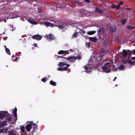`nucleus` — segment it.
Instances as JSON below:
<instances>
[{"mask_svg":"<svg viewBox=\"0 0 135 135\" xmlns=\"http://www.w3.org/2000/svg\"><path fill=\"white\" fill-rule=\"evenodd\" d=\"M9 115L6 111H0V119H2L4 117H6Z\"/></svg>","mask_w":135,"mask_h":135,"instance_id":"nucleus-1","label":"nucleus"},{"mask_svg":"<svg viewBox=\"0 0 135 135\" xmlns=\"http://www.w3.org/2000/svg\"><path fill=\"white\" fill-rule=\"evenodd\" d=\"M55 26L58 27L59 28H60L61 29L66 28L68 26V25L66 23L61 24H57V25H56Z\"/></svg>","mask_w":135,"mask_h":135,"instance_id":"nucleus-2","label":"nucleus"},{"mask_svg":"<svg viewBox=\"0 0 135 135\" xmlns=\"http://www.w3.org/2000/svg\"><path fill=\"white\" fill-rule=\"evenodd\" d=\"M64 59H67L70 62H74L75 60L76 59V57L75 56H70L68 57H64Z\"/></svg>","mask_w":135,"mask_h":135,"instance_id":"nucleus-3","label":"nucleus"},{"mask_svg":"<svg viewBox=\"0 0 135 135\" xmlns=\"http://www.w3.org/2000/svg\"><path fill=\"white\" fill-rule=\"evenodd\" d=\"M112 67V64L109 62L106 63L104 64V66L103 68L102 69L104 71L107 70L108 69V67L110 68Z\"/></svg>","mask_w":135,"mask_h":135,"instance_id":"nucleus-4","label":"nucleus"},{"mask_svg":"<svg viewBox=\"0 0 135 135\" xmlns=\"http://www.w3.org/2000/svg\"><path fill=\"white\" fill-rule=\"evenodd\" d=\"M33 39L40 40L42 38V36L39 35H33L32 37Z\"/></svg>","mask_w":135,"mask_h":135,"instance_id":"nucleus-5","label":"nucleus"},{"mask_svg":"<svg viewBox=\"0 0 135 135\" xmlns=\"http://www.w3.org/2000/svg\"><path fill=\"white\" fill-rule=\"evenodd\" d=\"M95 11L97 12L98 13L100 14H103V10L101 8H100L97 7L95 8Z\"/></svg>","mask_w":135,"mask_h":135,"instance_id":"nucleus-6","label":"nucleus"},{"mask_svg":"<svg viewBox=\"0 0 135 135\" xmlns=\"http://www.w3.org/2000/svg\"><path fill=\"white\" fill-rule=\"evenodd\" d=\"M7 122L6 120H3L0 122V128L7 125Z\"/></svg>","mask_w":135,"mask_h":135,"instance_id":"nucleus-7","label":"nucleus"},{"mask_svg":"<svg viewBox=\"0 0 135 135\" xmlns=\"http://www.w3.org/2000/svg\"><path fill=\"white\" fill-rule=\"evenodd\" d=\"M17 132L15 130H12L8 132L9 135H17Z\"/></svg>","mask_w":135,"mask_h":135,"instance_id":"nucleus-8","label":"nucleus"},{"mask_svg":"<svg viewBox=\"0 0 135 135\" xmlns=\"http://www.w3.org/2000/svg\"><path fill=\"white\" fill-rule=\"evenodd\" d=\"M32 127V125L30 124H28L26 127V128L27 131L30 132V131Z\"/></svg>","mask_w":135,"mask_h":135,"instance_id":"nucleus-9","label":"nucleus"},{"mask_svg":"<svg viewBox=\"0 0 135 135\" xmlns=\"http://www.w3.org/2000/svg\"><path fill=\"white\" fill-rule=\"evenodd\" d=\"M46 37L47 39H50L51 40L53 39L54 38V36L51 34H49L47 35H46Z\"/></svg>","mask_w":135,"mask_h":135,"instance_id":"nucleus-10","label":"nucleus"},{"mask_svg":"<svg viewBox=\"0 0 135 135\" xmlns=\"http://www.w3.org/2000/svg\"><path fill=\"white\" fill-rule=\"evenodd\" d=\"M44 24L47 27L48 26H51L52 27H53L54 26V25L53 24H52L50 22H45Z\"/></svg>","mask_w":135,"mask_h":135,"instance_id":"nucleus-11","label":"nucleus"},{"mask_svg":"<svg viewBox=\"0 0 135 135\" xmlns=\"http://www.w3.org/2000/svg\"><path fill=\"white\" fill-rule=\"evenodd\" d=\"M89 39L90 41H93L94 42H97V39L96 37H89Z\"/></svg>","mask_w":135,"mask_h":135,"instance_id":"nucleus-12","label":"nucleus"},{"mask_svg":"<svg viewBox=\"0 0 135 135\" xmlns=\"http://www.w3.org/2000/svg\"><path fill=\"white\" fill-rule=\"evenodd\" d=\"M85 11L84 9H81L79 11V13L81 16H83L84 15H85Z\"/></svg>","mask_w":135,"mask_h":135,"instance_id":"nucleus-13","label":"nucleus"},{"mask_svg":"<svg viewBox=\"0 0 135 135\" xmlns=\"http://www.w3.org/2000/svg\"><path fill=\"white\" fill-rule=\"evenodd\" d=\"M33 132H35L36 131L37 129L38 126L36 123L33 124Z\"/></svg>","mask_w":135,"mask_h":135,"instance_id":"nucleus-14","label":"nucleus"},{"mask_svg":"<svg viewBox=\"0 0 135 135\" xmlns=\"http://www.w3.org/2000/svg\"><path fill=\"white\" fill-rule=\"evenodd\" d=\"M67 52V51H65L61 50L59 51L58 52V54H64L66 53Z\"/></svg>","mask_w":135,"mask_h":135,"instance_id":"nucleus-15","label":"nucleus"},{"mask_svg":"<svg viewBox=\"0 0 135 135\" xmlns=\"http://www.w3.org/2000/svg\"><path fill=\"white\" fill-rule=\"evenodd\" d=\"M123 56L124 57H126L127 54H128V52L125 50L124 49L123 50Z\"/></svg>","mask_w":135,"mask_h":135,"instance_id":"nucleus-16","label":"nucleus"},{"mask_svg":"<svg viewBox=\"0 0 135 135\" xmlns=\"http://www.w3.org/2000/svg\"><path fill=\"white\" fill-rule=\"evenodd\" d=\"M17 109L15 107L14 109V110L13 111V112L14 113V116L16 118L17 117Z\"/></svg>","mask_w":135,"mask_h":135,"instance_id":"nucleus-17","label":"nucleus"},{"mask_svg":"<svg viewBox=\"0 0 135 135\" xmlns=\"http://www.w3.org/2000/svg\"><path fill=\"white\" fill-rule=\"evenodd\" d=\"M96 32L95 31H91L87 32V34L89 35H92L94 34Z\"/></svg>","mask_w":135,"mask_h":135,"instance_id":"nucleus-18","label":"nucleus"},{"mask_svg":"<svg viewBox=\"0 0 135 135\" xmlns=\"http://www.w3.org/2000/svg\"><path fill=\"white\" fill-rule=\"evenodd\" d=\"M50 84L51 85L54 86H55L56 85V83L52 80H51L50 81Z\"/></svg>","mask_w":135,"mask_h":135,"instance_id":"nucleus-19","label":"nucleus"},{"mask_svg":"<svg viewBox=\"0 0 135 135\" xmlns=\"http://www.w3.org/2000/svg\"><path fill=\"white\" fill-rule=\"evenodd\" d=\"M66 65V62L64 63L63 62H60L59 63L58 66H65Z\"/></svg>","mask_w":135,"mask_h":135,"instance_id":"nucleus-20","label":"nucleus"},{"mask_svg":"<svg viewBox=\"0 0 135 135\" xmlns=\"http://www.w3.org/2000/svg\"><path fill=\"white\" fill-rule=\"evenodd\" d=\"M21 129L22 132L23 133L25 132V127L24 126H23V125L21 127Z\"/></svg>","mask_w":135,"mask_h":135,"instance_id":"nucleus-21","label":"nucleus"},{"mask_svg":"<svg viewBox=\"0 0 135 135\" xmlns=\"http://www.w3.org/2000/svg\"><path fill=\"white\" fill-rule=\"evenodd\" d=\"M127 29H129L130 30H131L135 28V25L133 27H132L131 25H128L127 27Z\"/></svg>","mask_w":135,"mask_h":135,"instance_id":"nucleus-22","label":"nucleus"},{"mask_svg":"<svg viewBox=\"0 0 135 135\" xmlns=\"http://www.w3.org/2000/svg\"><path fill=\"white\" fill-rule=\"evenodd\" d=\"M9 26V29L11 31L14 30L15 28V27H13V26L12 25H10Z\"/></svg>","mask_w":135,"mask_h":135,"instance_id":"nucleus-23","label":"nucleus"},{"mask_svg":"<svg viewBox=\"0 0 135 135\" xmlns=\"http://www.w3.org/2000/svg\"><path fill=\"white\" fill-rule=\"evenodd\" d=\"M88 66L87 65H85L84 66V69H85L86 71V72L87 73H89V72H91V71H89L88 70V69H89V68L87 67Z\"/></svg>","mask_w":135,"mask_h":135,"instance_id":"nucleus-24","label":"nucleus"},{"mask_svg":"<svg viewBox=\"0 0 135 135\" xmlns=\"http://www.w3.org/2000/svg\"><path fill=\"white\" fill-rule=\"evenodd\" d=\"M6 51V53L9 55H10L11 54L9 49L7 48H5Z\"/></svg>","mask_w":135,"mask_h":135,"instance_id":"nucleus-25","label":"nucleus"},{"mask_svg":"<svg viewBox=\"0 0 135 135\" xmlns=\"http://www.w3.org/2000/svg\"><path fill=\"white\" fill-rule=\"evenodd\" d=\"M124 66L123 65H120L118 67V69L121 70H123L124 69Z\"/></svg>","mask_w":135,"mask_h":135,"instance_id":"nucleus-26","label":"nucleus"},{"mask_svg":"<svg viewBox=\"0 0 135 135\" xmlns=\"http://www.w3.org/2000/svg\"><path fill=\"white\" fill-rule=\"evenodd\" d=\"M98 31L101 33H104L103 28H100L98 30Z\"/></svg>","mask_w":135,"mask_h":135,"instance_id":"nucleus-27","label":"nucleus"},{"mask_svg":"<svg viewBox=\"0 0 135 135\" xmlns=\"http://www.w3.org/2000/svg\"><path fill=\"white\" fill-rule=\"evenodd\" d=\"M77 33L75 32L73 35V37H71V38H76L77 37Z\"/></svg>","mask_w":135,"mask_h":135,"instance_id":"nucleus-28","label":"nucleus"},{"mask_svg":"<svg viewBox=\"0 0 135 135\" xmlns=\"http://www.w3.org/2000/svg\"><path fill=\"white\" fill-rule=\"evenodd\" d=\"M127 21V20L126 19H123L120 22H121L122 23L123 25L125 24Z\"/></svg>","mask_w":135,"mask_h":135,"instance_id":"nucleus-29","label":"nucleus"},{"mask_svg":"<svg viewBox=\"0 0 135 135\" xmlns=\"http://www.w3.org/2000/svg\"><path fill=\"white\" fill-rule=\"evenodd\" d=\"M85 46L88 48H89L90 46V44L88 42H86Z\"/></svg>","mask_w":135,"mask_h":135,"instance_id":"nucleus-30","label":"nucleus"},{"mask_svg":"<svg viewBox=\"0 0 135 135\" xmlns=\"http://www.w3.org/2000/svg\"><path fill=\"white\" fill-rule=\"evenodd\" d=\"M28 21L30 22L32 24H35V21H33V20H28Z\"/></svg>","mask_w":135,"mask_h":135,"instance_id":"nucleus-31","label":"nucleus"},{"mask_svg":"<svg viewBox=\"0 0 135 135\" xmlns=\"http://www.w3.org/2000/svg\"><path fill=\"white\" fill-rule=\"evenodd\" d=\"M57 70L61 71H63V68L61 67H59L57 69Z\"/></svg>","mask_w":135,"mask_h":135,"instance_id":"nucleus-32","label":"nucleus"},{"mask_svg":"<svg viewBox=\"0 0 135 135\" xmlns=\"http://www.w3.org/2000/svg\"><path fill=\"white\" fill-rule=\"evenodd\" d=\"M111 71V69H108L107 70H106L105 71V73H110Z\"/></svg>","mask_w":135,"mask_h":135,"instance_id":"nucleus-33","label":"nucleus"},{"mask_svg":"<svg viewBox=\"0 0 135 135\" xmlns=\"http://www.w3.org/2000/svg\"><path fill=\"white\" fill-rule=\"evenodd\" d=\"M12 119L11 117H8L7 119V120L8 122L10 121Z\"/></svg>","mask_w":135,"mask_h":135,"instance_id":"nucleus-34","label":"nucleus"},{"mask_svg":"<svg viewBox=\"0 0 135 135\" xmlns=\"http://www.w3.org/2000/svg\"><path fill=\"white\" fill-rule=\"evenodd\" d=\"M41 81H42L45 83L46 81V79L45 78H43L41 79Z\"/></svg>","mask_w":135,"mask_h":135,"instance_id":"nucleus-35","label":"nucleus"},{"mask_svg":"<svg viewBox=\"0 0 135 135\" xmlns=\"http://www.w3.org/2000/svg\"><path fill=\"white\" fill-rule=\"evenodd\" d=\"M116 6L114 4H113L112 6V8H116Z\"/></svg>","mask_w":135,"mask_h":135,"instance_id":"nucleus-36","label":"nucleus"},{"mask_svg":"<svg viewBox=\"0 0 135 135\" xmlns=\"http://www.w3.org/2000/svg\"><path fill=\"white\" fill-rule=\"evenodd\" d=\"M101 52L102 53H104L105 52V51L104 50V49L102 48L100 50Z\"/></svg>","mask_w":135,"mask_h":135,"instance_id":"nucleus-37","label":"nucleus"},{"mask_svg":"<svg viewBox=\"0 0 135 135\" xmlns=\"http://www.w3.org/2000/svg\"><path fill=\"white\" fill-rule=\"evenodd\" d=\"M81 57V56L79 55H77V57H76V59H80Z\"/></svg>","mask_w":135,"mask_h":135,"instance_id":"nucleus-38","label":"nucleus"},{"mask_svg":"<svg viewBox=\"0 0 135 135\" xmlns=\"http://www.w3.org/2000/svg\"><path fill=\"white\" fill-rule=\"evenodd\" d=\"M127 62L129 64H132V61L130 60H127Z\"/></svg>","mask_w":135,"mask_h":135,"instance_id":"nucleus-39","label":"nucleus"},{"mask_svg":"<svg viewBox=\"0 0 135 135\" xmlns=\"http://www.w3.org/2000/svg\"><path fill=\"white\" fill-rule=\"evenodd\" d=\"M68 69V68L66 67H65L63 68V71H66Z\"/></svg>","mask_w":135,"mask_h":135,"instance_id":"nucleus-40","label":"nucleus"},{"mask_svg":"<svg viewBox=\"0 0 135 135\" xmlns=\"http://www.w3.org/2000/svg\"><path fill=\"white\" fill-rule=\"evenodd\" d=\"M123 1H120V2L119 3H118L120 5H122L123 4Z\"/></svg>","mask_w":135,"mask_h":135,"instance_id":"nucleus-41","label":"nucleus"},{"mask_svg":"<svg viewBox=\"0 0 135 135\" xmlns=\"http://www.w3.org/2000/svg\"><path fill=\"white\" fill-rule=\"evenodd\" d=\"M120 5L118 4V5L117 6H116V8L118 9H119L120 8Z\"/></svg>","mask_w":135,"mask_h":135,"instance_id":"nucleus-42","label":"nucleus"},{"mask_svg":"<svg viewBox=\"0 0 135 135\" xmlns=\"http://www.w3.org/2000/svg\"><path fill=\"white\" fill-rule=\"evenodd\" d=\"M33 46L35 47H37V44H36V43H35L34 44H33Z\"/></svg>","mask_w":135,"mask_h":135,"instance_id":"nucleus-43","label":"nucleus"},{"mask_svg":"<svg viewBox=\"0 0 135 135\" xmlns=\"http://www.w3.org/2000/svg\"><path fill=\"white\" fill-rule=\"evenodd\" d=\"M66 65L67 66H66L68 68L70 66V65L69 64H67L66 63V65Z\"/></svg>","mask_w":135,"mask_h":135,"instance_id":"nucleus-44","label":"nucleus"},{"mask_svg":"<svg viewBox=\"0 0 135 135\" xmlns=\"http://www.w3.org/2000/svg\"><path fill=\"white\" fill-rule=\"evenodd\" d=\"M86 2H89L90 1V0H84Z\"/></svg>","mask_w":135,"mask_h":135,"instance_id":"nucleus-45","label":"nucleus"},{"mask_svg":"<svg viewBox=\"0 0 135 135\" xmlns=\"http://www.w3.org/2000/svg\"><path fill=\"white\" fill-rule=\"evenodd\" d=\"M117 78L116 77H115L113 80V81H115L116 80V79H117Z\"/></svg>","mask_w":135,"mask_h":135,"instance_id":"nucleus-46","label":"nucleus"},{"mask_svg":"<svg viewBox=\"0 0 135 135\" xmlns=\"http://www.w3.org/2000/svg\"><path fill=\"white\" fill-rule=\"evenodd\" d=\"M30 124H31V125H33V122L32 121H31L30 122Z\"/></svg>","mask_w":135,"mask_h":135,"instance_id":"nucleus-47","label":"nucleus"},{"mask_svg":"<svg viewBox=\"0 0 135 135\" xmlns=\"http://www.w3.org/2000/svg\"><path fill=\"white\" fill-rule=\"evenodd\" d=\"M58 58H64V57H62V56H58Z\"/></svg>","mask_w":135,"mask_h":135,"instance_id":"nucleus-48","label":"nucleus"},{"mask_svg":"<svg viewBox=\"0 0 135 135\" xmlns=\"http://www.w3.org/2000/svg\"><path fill=\"white\" fill-rule=\"evenodd\" d=\"M131 59L133 60H135V57H132Z\"/></svg>","mask_w":135,"mask_h":135,"instance_id":"nucleus-49","label":"nucleus"},{"mask_svg":"<svg viewBox=\"0 0 135 135\" xmlns=\"http://www.w3.org/2000/svg\"><path fill=\"white\" fill-rule=\"evenodd\" d=\"M98 58L99 59H101L102 58V56H98Z\"/></svg>","mask_w":135,"mask_h":135,"instance_id":"nucleus-50","label":"nucleus"},{"mask_svg":"<svg viewBox=\"0 0 135 135\" xmlns=\"http://www.w3.org/2000/svg\"><path fill=\"white\" fill-rule=\"evenodd\" d=\"M41 9V7H39L38 8V11L39 10Z\"/></svg>","mask_w":135,"mask_h":135,"instance_id":"nucleus-51","label":"nucleus"},{"mask_svg":"<svg viewBox=\"0 0 135 135\" xmlns=\"http://www.w3.org/2000/svg\"><path fill=\"white\" fill-rule=\"evenodd\" d=\"M12 56V58L13 57H14L15 56V55H14V54H13Z\"/></svg>","mask_w":135,"mask_h":135,"instance_id":"nucleus-52","label":"nucleus"},{"mask_svg":"<svg viewBox=\"0 0 135 135\" xmlns=\"http://www.w3.org/2000/svg\"><path fill=\"white\" fill-rule=\"evenodd\" d=\"M133 52L134 53H135V50H133Z\"/></svg>","mask_w":135,"mask_h":135,"instance_id":"nucleus-53","label":"nucleus"},{"mask_svg":"<svg viewBox=\"0 0 135 135\" xmlns=\"http://www.w3.org/2000/svg\"><path fill=\"white\" fill-rule=\"evenodd\" d=\"M132 65H133L134 64V62H132V64H131Z\"/></svg>","mask_w":135,"mask_h":135,"instance_id":"nucleus-54","label":"nucleus"},{"mask_svg":"<svg viewBox=\"0 0 135 135\" xmlns=\"http://www.w3.org/2000/svg\"><path fill=\"white\" fill-rule=\"evenodd\" d=\"M4 22L6 23V21H6V20H4Z\"/></svg>","mask_w":135,"mask_h":135,"instance_id":"nucleus-55","label":"nucleus"},{"mask_svg":"<svg viewBox=\"0 0 135 135\" xmlns=\"http://www.w3.org/2000/svg\"><path fill=\"white\" fill-rule=\"evenodd\" d=\"M21 2H21V1H19V2H18V3H21Z\"/></svg>","mask_w":135,"mask_h":135,"instance_id":"nucleus-56","label":"nucleus"},{"mask_svg":"<svg viewBox=\"0 0 135 135\" xmlns=\"http://www.w3.org/2000/svg\"><path fill=\"white\" fill-rule=\"evenodd\" d=\"M83 33H85V32L84 30H83Z\"/></svg>","mask_w":135,"mask_h":135,"instance_id":"nucleus-57","label":"nucleus"},{"mask_svg":"<svg viewBox=\"0 0 135 135\" xmlns=\"http://www.w3.org/2000/svg\"><path fill=\"white\" fill-rule=\"evenodd\" d=\"M115 86H118V85H117V84H115Z\"/></svg>","mask_w":135,"mask_h":135,"instance_id":"nucleus-58","label":"nucleus"},{"mask_svg":"<svg viewBox=\"0 0 135 135\" xmlns=\"http://www.w3.org/2000/svg\"><path fill=\"white\" fill-rule=\"evenodd\" d=\"M4 32H3L2 33V34H0V35H2V34H4Z\"/></svg>","mask_w":135,"mask_h":135,"instance_id":"nucleus-59","label":"nucleus"},{"mask_svg":"<svg viewBox=\"0 0 135 135\" xmlns=\"http://www.w3.org/2000/svg\"><path fill=\"white\" fill-rule=\"evenodd\" d=\"M50 21H52V20H50Z\"/></svg>","mask_w":135,"mask_h":135,"instance_id":"nucleus-60","label":"nucleus"},{"mask_svg":"<svg viewBox=\"0 0 135 135\" xmlns=\"http://www.w3.org/2000/svg\"><path fill=\"white\" fill-rule=\"evenodd\" d=\"M134 13H135V10L134 11Z\"/></svg>","mask_w":135,"mask_h":135,"instance_id":"nucleus-61","label":"nucleus"},{"mask_svg":"<svg viewBox=\"0 0 135 135\" xmlns=\"http://www.w3.org/2000/svg\"><path fill=\"white\" fill-rule=\"evenodd\" d=\"M114 32V31H112V32Z\"/></svg>","mask_w":135,"mask_h":135,"instance_id":"nucleus-62","label":"nucleus"},{"mask_svg":"<svg viewBox=\"0 0 135 135\" xmlns=\"http://www.w3.org/2000/svg\"><path fill=\"white\" fill-rule=\"evenodd\" d=\"M134 33L135 34V31H134Z\"/></svg>","mask_w":135,"mask_h":135,"instance_id":"nucleus-63","label":"nucleus"},{"mask_svg":"<svg viewBox=\"0 0 135 135\" xmlns=\"http://www.w3.org/2000/svg\"><path fill=\"white\" fill-rule=\"evenodd\" d=\"M7 66V67H8V65H7V66Z\"/></svg>","mask_w":135,"mask_h":135,"instance_id":"nucleus-64","label":"nucleus"}]
</instances>
